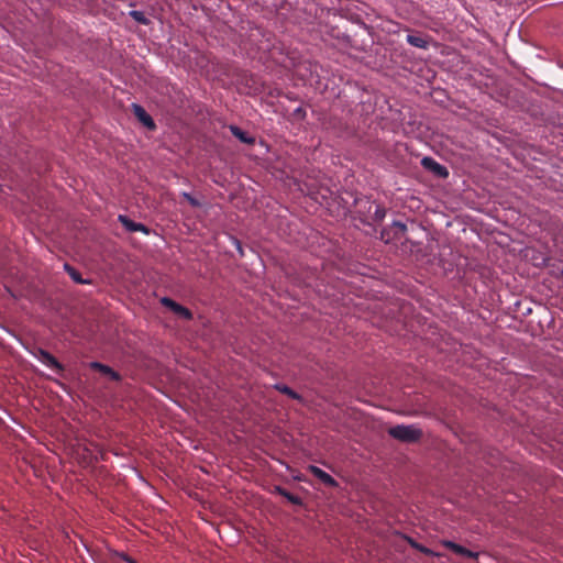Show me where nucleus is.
<instances>
[{
	"mask_svg": "<svg viewBox=\"0 0 563 563\" xmlns=\"http://www.w3.org/2000/svg\"><path fill=\"white\" fill-rule=\"evenodd\" d=\"M161 303L170 309L174 313H176L177 316L186 319V320H190L192 319V313L189 309H187L186 307L179 305L178 302L174 301L172 298H168V297H163L161 299Z\"/></svg>",
	"mask_w": 563,
	"mask_h": 563,
	"instance_id": "3",
	"label": "nucleus"
},
{
	"mask_svg": "<svg viewBox=\"0 0 563 563\" xmlns=\"http://www.w3.org/2000/svg\"><path fill=\"white\" fill-rule=\"evenodd\" d=\"M295 113L296 114H301V113H303V110L301 108H298V109L295 110Z\"/></svg>",
	"mask_w": 563,
	"mask_h": 563,
	"instance_id": "22",
	"label": "nucleus"
},
{
	"mask_svg": "<svg viewBox=\"0 0 563 563\" xmlns=\"http://www.w3.org/2000/svg\"><path fill=\"white\" fill-rule=\"evenodd\" d=\"M391 230H393L394 238L396 240H400V239L405 238V234L407 231V225L404 222L394 221L391 224Z\"/></svg>",
	"mask_w": 563,
	"mask_h": 563,
	"instance_id": "13",
	"label": "nucleus"
},
{
	"mask_svg": "<svg viewBox=\"0 0 563 563\" xmlns=\"http://www.w3.org/2000/svg\"><path fill=\"white\" fill-rule=\"evenodd\" d=\"M64 267H65V271L68 273V275L75 283H77V284H87L88 283V280L82 279L80 273L77 269H75L73 266H70L69 264H65Z\"/></svg>",
	"mask_w": 563,
	"mask_h": 563,
	"instance_id": "14",
	"label": "nucleus"
},
{
	"mask_svg": "<svg viewBox=\"0 0 563 563\" xmlns=\"http://www.w3.org/2000/svg\"><path fill=\"white\" fill-rule=\"evenodd\" d=\"M274 490L278 495L285 497L290 504L297 505V506H301L302 505V499L299 496L291 494L290 492H288L284 487L275 486Z\"/></svg>",
	"mask_w": 563,
	"mask_h": 563,
	"instance_id": "12",
	"label": "nucleus"
},
{
	"mask_svg": "<svg viewBox=\"0 0 563 563\" xmlns=\"http://www.w3.org/2000/svg\"><path fill=\"white\" fill-rule=\"evenodd\" d=\"M410 545H411L413 549L418 550L419 552H421V553H423V554H426V555H433V556H434V555H438V554H437V553H434L431 549H429V548H427V547H424V545H422V544H420V543H418V542H416V541L410 540Z\"/></svg>",
	"mask_w": 563,
	"mask_h": 563,
	"instance_id": "18",
	"label": "nucleus"
},
{
	"mask_svg": "<svg viewBox=\"0 0 563 563\" xmlns=\"http://www.w3.org/2000/svg\"><path fill=\"white\" fill-rule=\"evenodd\" d=\"M407 42L415 47L418 48H428L430 40L428 36H422L420 34H408L406 37Z\"/></svg>",
	"mask_w": 563,
	"mask_h": 563,
	"instance_id": "10",
	"label": "nucleus"
},
{
	"mask_svg": "<svg viewBox=\"0 0 563 563\" xmlns=\"http://www.w3.org/2000/svg\"><path fill=\"white\" fill-rule=\"evenodd\" d=\"M132 112L145 128H147L148 130H155L156 124L154 120L142 106L137 103H132Z\"/></svg>",
	"mask_w": 563,
	"mask_h": 563,
	"instance_id": "5",
	"label": "nucleus"
},
{
	"mask_svg": "<svg viewBox=\"0 0 563 563\" xmlns=\"http://www.w3.org/2000/svg\"><path fill=\"white\" fill-rule=\"evenodd\" d=\"M380 239H382L385 243H390L391 241L396 240V239L394 238L391 227H389V228H385V229H383V230H382V232H380Z\"/></svg>",
	"mask_w": 563,
	"mask_h": 563,
	"instance_id": "19",
	"label": "nucleus"
},
{
	"mask_svg": "<svg viewBox=\"0 0 563 563\" xmlns=\"http://www.w3.org/2000/svg\"><path fill=\"white\" fill-rule=\"evenodd\" d=\"M374 207H375V211H374L372 219L374 222H382L386 216V210L384 207H382L379 205H375Z\"/></svg>",
	"mask_w": 563,
	"mask_h": 563,
	"instance_id": "17",
	"label": "nucleus"
},
{
	"mask_svg": "<svg viewBox=\"0 0 563 563\" xmlns=\"http://www.w3.org/2000/svg\"><path fill=\"white\" fill-rule=\"evenodd\" d=\"M118 219L121 222V224L125 228V230L129 232L140 231L145 234L150 233V229L147 227H145L143 223L134 222L128 216L120 214Z\"/></svg>",
	"mask_w": 563,
	"mask_h": 563,
	"instance_id": "8",
	"label": "nucleus"
},
{
	"mask_svg": "<svg viewBox=\"0 0 563 563\" xmlns=\"http://www.w3.org/2000/svg\"><path fill=\"white\" fill-rule=\"evenodd\" d=\"M89 366L91 369L100 372L102 375L109 377L111 380L121 382L122 379V376L118 372H115L106 364H102L100 362H91Z\"/></svg>",
	"mask_w": 563,
	"mask_h": 563,
	"instance_id": "6",
	"label": "nucleus"
},
{
	"mask_svg": "<svg viewBox=\"0 0 563 563\" xmlns=\"http://www.w3.org/2000/svg\"><path fill=\"white\" fill-rule=\"evenodd\" d=\"M33 354L40 362L54 369L57 374L64 371V366L49 352L38 347Z\"/></svg>",
	"mask_w": 563,
	"mask_h": 563,
	"instance_id": "2",
	"label": "nucleus"
},
{
	"mask_svg": "<svg viewBox=\"0 0 563 563\" xmlns=\"http://www.w3.org/2000/svg\"><path fill=\"white\" fill-rule=\"evenodd\" d=\"M312 474L318 478L320 479V482L322 484H324L325 486L328 487H334L336 486V482L335 479L330 475L328 474L327 472H324L323 470L317 467V466H311L310 467Z\"/></svg>",
	"mask_w": 563,
	"mask_h": 563,
	"instance_id": "9",
	"label": "nucleus"
},
{
	"mask_svg": "<svg viewBox=\"0 0 563 563\" xmlns=\"http://www.w3.org/2000/svg\"><path fill=\"white\" fill-rule=\"evenodd\" d=\"M129 15L140 24L148 25L151 23L150 19H147L142 11L132 10Z\"/></svg>",
	"mask_w": 563,
	"mask_h": 563,
	"instance_id": "15",
	"label": "nucleus"
},
{
	"mask_svg": "<svg viewBox=\"0 0 563 563\" xmlns=\"http://www.w3.org/2000/svg\"><path fill=\"white\" fill-rule=\"evenodd\" d=\"M275 388L280 391L282 394H285L287 396H289L290 398L292 399H300V396L298 393H296L295 390H292L290 387H288L287 385H284V384H277L275 386Z\"/></svg>",
	"mask_w": 563,
	"mask_h": 563,
	"instance_id": "16",
	"label": "nucleus"
},
{
	"mask_svg": "<svg viewBox=\"0 0 563 563\" xmlns=\"http://www.w3.org/2000/svg\"><path fill=\"white\" fill-rule=\"evenodd\" d=\"M118 556H119L122 561H124V562H126V563H136V561H135L134 559H132L131 556H129V555H128V554H125V553H118Z\"/></svg>",
	"mask_w": 563,
	"mask_h": 563,
	"instance_id": "21",
	"label": "nucleus"
},
{
	"mask_svg": "<svg viewBox=\"0 0 563 563\" xmlns=\"http://www.w3.org/2000/svg\"><path fill=\"white\" fill-rule=\"evenodd\" d=\"M229 130L231 131L232 135L235 136L239 141H241L244 144L253 145L255 143V139L251 135H249L245 131L240 129L236 125H230Z\"/></svg>",
	"mask_w": 563,
	"mask_h": 563,
	"instance_id": "11",
	"label": "nucleus"
},
{
	"mask_svg": "<svg viewBox=\"0 0 563 563\" xmlns=\"http://www.w3.org/2000/svg\"><path fill=\"white\" fill-rule=\"evenodd\" d=\"M388 434L402 443L413 444L420 442L423 431L417 424H397L388 428Z\"/></svg>",
	"mask_w": 563,
	"mask_h": 563,
	"instance_id": "1",
	"label": "nucleus"
},
{
	"mask_svg": "<svg viewBox=\"0 0 563 563\" xmlns=\"http://www.w3.org/2000/svg\"><path fill=\"white\" fill-rule=\"evenodd\" d=\"M183 197H184V198H185V199H186V200H187V201H188L192 207H199V206H200L199 201H198L195 197H192L190 194H188V192H184V194H183Z\"/></svg>",
	"mask_w": 563,
	"mask_h": 563,
	"instance_id": "20",
	"label": "nucleus"
},
{
	"mask_svg": "<svg viewBox=\"0 0 563 563\" xmlns=\"http://www.w3.org/2000/svg\"><path fill=\"white\" fill-rule=\"evenodd\" d=\"M421 165L429 172H432L435 176L446 178L449 172L445 166L439 164L432 157L426 156L421 159Z\"/></svg>",
	"mask_w": 563,
	"mask_h": 563,
	"instance_id": "4",
	"label": "nucleus"
},
{
	"mask_svg": "<svg viewBox=\"0 0 563 563\" xmlns=\"http://www.w3.org/2000/svg\"><path fill=\"white\" fill-rule=\"evenodd\" d=\"M443 547L448 550L454 552L455 554L468 558V559H477L478 554L473 552L453 541L445 540L442 542Z\"/></svg>",
	"mask_w": 563,
	"mask_h": 563,
	"instance_id": "7",
	"label": "nucleus"
}]
</instances>
